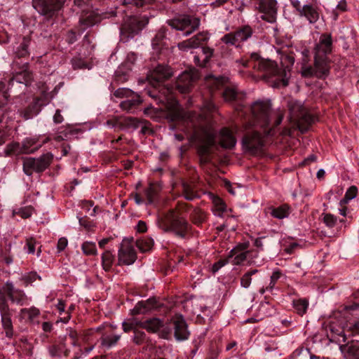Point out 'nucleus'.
I'll list each match as a JSON object with an SVG mask.
<instances>
[{"label": "nucleus", "instance_id": "13d9d810", "mask_svg": "<svg viewBox=\"0 0 359 359\" xmlns=\"http://www.w3.org/2000/svg\"><path fill=\"white\" fill-rule=\"evenodd\" d=\"M229 257L227 258L226 260H224V259H221V260H219L217 262L215 263L212 266V271L213 273H215L217 272V271H219L222 266H224V265H226L228 262H229Z\"/></svg>", "mask_w": 359, "mask_h": 359}, {"label": "nucleus", "instance_id": "39448f33", "mask_svg": "<svg viewBox=\"0 0 359 359\" xmlns=\"http://www.w3.org/2000/svg\"><path fill=\"white\" fill-rule=\"evenodd\" d=\"M141 327L148 332L158 333L161 338L165 339H170L172 331L177 341L185 340L189 335L187 325L182 316H175L166 323L159 318H150L141 323Z\"/></svg>", "mask_w": 359, "mask_h": 359}, {"label": "nucleus", "instance_id": "49530a36", "mask_svg": "<svg viewBox=\"0 0 359 359\" xmlns=\"http://www.w3.org/2000/svg\"><path fill=\"white\" fill-rule=\"evenodd\" d=\"M29 40L27 38H23V41L20 46L19 49L17 50L16 53L18 57H25L28 54L27 48L29 46Z\"/></svg>", "mask_w": 359, "mask_h": 359}, {"label": "nucleus", "instance_id": "e433bc0d", "mask_svg": "<svg viewBox=\"0 0 359 359\" xmlns=\"http://www.w3.org/2000/svg\"><path fill=\"white\" fill-rule=\"evenodd\" d=\"M183 194L188 201H192L198 197V194L194 191L193 188L187 183L182 184Z\"/></svg>", "mask_w": 359, "mask_h": 359}, {"label": "nucleus", "instance_id": "bb28decb", "mask_svg": "<svg viewBox=\"0 0 359 359\" xmlns=\"http://www.w3.org/2000/svg\"><path fill=\"white\" fill-rule=\"evenodd\" d=\"M300 15L304 16L310 23H315L319 19L318 11L311 5H304Z\"/></svg>", "mask_w": 359, "mask_h": 359}, {"label": "nucleus", "instance_id": "aec40b11", "mask_svg": "<svg viewBox=\"0 0 359 359\" xmlns=\"http://www.w3.org/2000/svg\"><path fill=\"white\" fill-rule=\"evenodd\" d=\"M339 350L344 359H359V342L351 341L339 346Z\"/></svg>", "mask_w": 359, "mask_h": 359}, {"label": "nucleus", "instance_id": "603ef678", "mask_svg": "<svg viewBox=\"0 0 359 359\" xmlns=\"http://www.w3.org/2000/svg\"><path fill=\"white\" fill-rule=\"evenodd\" d=\"M146 339V334L143 331L135 330H134V337L133 341L136 344H142Z\"/></svg>", "mask_w": 359, "mask_h": 359}, {"label": "nucleus", "instance_id": "f03ea898", "mask_svg": "<svg viewBox=\"0 0 359 359\" xmlns=\"http://www.w3.org/2000/svg\"><path fill=\"white\" fill-rule=\"evenodd\" d=\"M172 76L171 68L158 65L151 72L149 81L154 86L153 90H147V94L154 100L163 104L168 111L172 120L183 119L184 111L173 95V88L161 86L160 83Z\"/></svg>", "mask_w": 359, "mask_h": 359}, {"label": "nucleus", "instance_id": "9b49d317", "mask_svg": "<svg viewBox=\"0 0 359 359\" xmlns=\"http://www.w3.org/2000/svg\"><path fill=\"white\" fill-rule=\"evenodd\" d=\"M253 31L250 26H243L235 32L224 34L221 41L226 45L241 46V43L247 41L252 35Z\"/></svg>", "mask_w": 359, "mask_h": 359}, {"label": "nucleus", "instance_id": "680f3d73", "mask_svg": "<svg viewBox=\"0 0 359 359\" xmlns=\"http://www.w3.org/2000/svg\"><path fill=\"white\" fill-rule=\"evenodd\" d=\"M203 107L208 111H213L216 110V106L213 103L212 100H207L203 104Z\"/></svg>", "mask_w": 359, "mask_h": 359}, {"label": "nucleus", "instance_id": "4468645a", "mask_svg": "<svg viewBox=\"0 0 359 359\" xmlns=\"http://www.w3.org/2000/svg\"><path fill=\"white\" fill-rule=\"evenodd\" d=\"M149 22V18L146 15L140 17H130L124 22L121 31L128 34V36L133 37L138 34Z\"/></svg>", "mask_w": 359, "mask_h": 359}, {"label": "nucleus", "instance_id": "20e7f679", "mask_svg": "<svg viewBox=\"0 0 359 359\" xmlns=\"http://www.w3.org/2000/svg\"><path fill=\"white\" fill-rule=\"evenodd\" d=\"M332 40L330 34H324L320 37L314 51V67L304 64L301 73L304 77L325 78L330 73V60L327 55L332 52Z\"/></svg>", "mask_w": 359, "mask_h": 359}, {"label": "nucleus", "instance_id": "393cba45", "mask_svg": "<svg viewBox=\"0 0 359 359\" xmlns=\"http://www.w3.org/2000/svg\"><path fill=\"white\" fill-rule=\"evenodd\" d=\"M112 327L111 326H109L108 330L102 334L100 340L101 344L103 346L110 348L114 346L117 341L120 339V334H115L112 333Z\"/></svg>", "mask_w": 359, "mask_h": 359}, {"label": "nucleus", "instance_id": "e2e57ef3", "mask_svg": "<svg viewBox=\"0 0 359 359\" xmlns=\"http://www.w3.org/2000/svg\"><path fill=\"white\" fill-rule=\"evenodd\" d=\"M122 326H123V330L125 332H129L130 331L134 332V330H136L133 323L123 322L122 323Z\"/></svg>", "mask_w": 359, "mask_h": 359}, {"label": "nucleus", "instance_id": "8fccbe9b", "mask_svg": "<svg viewBox=\"0 0 359 359\" xmlns=\"http://www.w3.org/2000/svg\"><path fill=\"white\" fill-rule=\"evenodd\" d=\"M123 126L126 128L137 129L139 127V121L135 118L128 117L125 119Z\"/></svg>", "mask_w": 359, "mask_h": 359}, {"label": "nucleus", "instance_id": "a211bd4d", "mask_svg": "<svg viewBox=\"0 0 359 359\" xmlns=\"http://www.w3.org/2000/svg\"><path fill=\"white\" fill-rule=\"evenodd\" d=\"M215 133L211 129L203 130V135L202 137V144L198 149V152L205 163L209 161L208 155L211 152V148L215 145Z\"/></svg>", "mask_w": 359, "mask_h": 359}, {"label": "nucleus", "instance_id": "ea45409f", "mask_svg": "<svg viewBox=\"0 0 359 359\" xmlns=\"http://www.w3.org/2000/svg\"><path fill=\"white\" fill-rule=\"evenodd\" d=\"M308 305L309 303L306 299H299L294 302V307L297 312L301 316L306 313Z\"/></svg>", "mask_w": 359, "mask_h": 359}, {"label": "nucleus", "instance_id": "2f4dec72", "mask_svg": "<svg viewBox=\"0 0 359 359\" xmlns=\"http://www.w3.org/2000/svg\"><path fill=\"white\" fill-rule=\"evenodd\" d=\"M212 203L215 215L222 217V213L227 211V208L224 202L218 196H212Z\"/></svg>", "mask_w": 359, "mask_h": 359}, {"label": "nucleus", "instance_id": "1a4fd4ad", "mask_svg": "<svg viewBox=\"0 0 359 359\" xmlns=\"http://www.w3.org/2000/svg\"><path fill=\"white\" fill-rule=\"evenodd\" d=\"M53 159L51 154H46L39 158H25L23 159V170L25 173L30 176L33 171L40 172L46 170L50 164Z\"/></svg>", "mask_w": 359, "mask_h": 359}, {"label": "nucleus", "instance_id": "58836bf2", "mask_svg": "<svg viewBox=\"0 0 359 359\" xmlns=\"http://www.w3.org/2000/svg\"><path fill=\"white\" fill-rule=\"evenodd\" d=\"M83 252L86 255H95L97 254V249L95 243L86 241L82 245Z\"/></svg>", "mask_w": 359, "mask_h": 359}, {"label": "nucleus", "instance_id": "9d476101", "mask_svg": "<svg viewBox=\"0 0 359 359\" xmlns=\"http://www.w3.org/2000/svg\"><path fill=\"white\" fill-rule=\"evenodd\" d=\"M228 79L224 76L215 77L214 76H208L206 77V83L208 87L212 90L224 88L222 94L226 101L230 102L236 99L237 91L234 88L226 86Z\"/></svg>", "mask_w": 359, "mask_h": 359}, {"label": "nucleus", "instance_id": "473e14b6", "mask_svg": "<svg viewBox=\"0 0 359 359\" xmlns=\"http://www.w3.org/2000/svg\"><path fill=\"white\" fill-rule=\"evenodd\" d=\"M153 245L154 241L151 238H143L138 239L136 241L137 247L142 252L150 250L152 248Z\"/></svg>", "mask_w": 359, "mask_h": 359}, {"label": "nucleus", "instance_id": "3c124183", "mask_svg": "<svg viewBox=\"0 0 359 359\" xmlns=\"http://www.w3.org/2000/svg\"><path fill=\"white\" fill-rule=\"evenodd\" d=\"M358 189L355 186L351 187L346 192L343 201L348 202L356 196Z\"/></svg>", "mask_w": 359, "mask_h": 359}, {"label": "nucleus", "instance_id": "37998d69", "mask_svg": "<svg viewBox=\"0 0 359 359\" xmlns=\"http://www.w3.org/2000/svg\"><path fill=\"white\" fill-rule=\"evenodd\" d=\"M157 189L153 184H150L149 187L145 190V195L147 198L149 203H154L156 194H157Z\"/></svg>", "mask_w": 359, "mask_h": 359}, {"label": "nucleus", "instance_id": "09e8293b", "mask_svg": "<svg viewBox=\"0 0 359 359\" xmlns=\"http://www.w3.org/2000/svg\"><path fill=\"white\" fill-rule=\"evenodd\" d=\"M19 215L22 218L26 219L32 215V210L30 208H22L18 210H13V215Z\"/></svg>", "mask_w": 359, "mask_h": 359}, {"label": "nucleus", "instance_id": "b1692460", "mask_svg": "<svg viewBox=\"0 0 359 359\" xmlns=\"http://www.w3.org/2000/svg\"><path fill=\"white\" fill-rule=\"evenodd\" d=\"M158 306L157 302L154 298H150L147 301L139 302L133 309V314L147 313Z\"/></svg>", "mask_w": 359, "mask_h": 359}, {"label": "nucleus", "instance_id": "7ed1b4c3", "mask_svg": "<svg viewBox=\"0 0 359 359\" xmlns=\"http://www.w3.org/2000/svg\"><path fill=\"white\" fill-rule=\"evenodd\" d=\"M259 55L256 53L251 54V58L258 60L254 67L264 73V77L271 79V86L273 88L285 87L288 85L289 76L290 72V66L294 63L293 57L288 55L281 57L280 63L282 68H279L276 62L271 60L262 59L259 60Z\"/></svg>", "mask_w": 359, "mask_h": 359}, {"label": "nucleus", "instance_id": "72a5a7b5", "mask_svg": "<svg viewBox=\"0 0 359 359\" xmlns=\"http://www.w3.org/2000/svg\"><path fill=\"white\" fill-rule=\"evenodd\" d=\"M5 153L7 156L15 154L19 155L20 154H25L22 146L18 142H13L6 146Z\"/></svg>", "mask_w": 359, "mask_h": 359}, {"label": "nucleus", "instance_id": "0eeeda50", "mask_svg": "<svg viewBox=\"0 0 359 359\" xmlns=\"http://www.w3.org/2000/svg\"><path fill=\"white\" fill-rule=\"evenodd\" d=\"M290 114L297 119V125L302 133H305L309 126L314 121V117L302 106L300 102L290 101L288 104Z\"/></svg>", "mask_w": 359, "mask_h": 359}, {"label": "nucleus", "instance_id": "f704fd0d", "mask_svg": "<svg viewBox=\"0 0 359 359\" xmlns=\"http://www.w3.org/2000/svg\"><path fill=\"white\" fill-rule=\"evenodd\" d=\"M102 266L105 271H109L112 266L114 257L109 250L105 251L102 256Z\"/></svg>", "mask_w": 359, "mask_h": 359}, {"label": "nucleus", "instance_id": "4be33fe9", "mask_svg": "<svg viewBox=\"0 0 359 359\" xmlns=\"http://www.w3.org/2000/svg\"><path fill=\"white\" fill-rule=\"evenodd\" d=\"M329 327L330 332L327 333V337L331 342L339 344V346L341 343L346 342V335L343 327L336 326L334 324H330Z\"/></svg>", "mask_w": 359, "mask_h": 359}, {"label": "nucleus", "instance_id": "f8f14e48", "mask_svg": "<svg viewBox=\"0 0 359 359\" xmlns=\"http://www.w3.org/2000/svg\"><path fill=\"white\" fill-rule=\"evenodd\" d=\"M6 297L15 304L23 305L27 299L25 292L19 289L14 287L12 283L7 281L4 285L0 288V299H4L5 303L8 304Z\"/></svg>", "mask_w": 359, "mask_h": 359}, {"label": "nucleus", "instance_id": "5fc2aeb1", "mask_svg": "<svg viewBox=\"0 0 359 359\" xmlns=\"http://www.w3.org/2000/svg\"><path fill=\"white\" fill-rule=\"evenodd\" d=\"M248 247V245L246 243L240 244L238 246H236L235 248L232 249L229 255V259H231L233 257V255H235L238 252H247L246 250Z\"/></svg>", "mask_w": 359, "mask_h": 359}, {"label": "nucleus", "instance_id": "774afa93", "mask_svg": "<svg viewBox=\"0 0 359 359\" xmlns=\"http://www.w3.org/2000/svg\"><path fill=\"white\" fill-rule=\"evenodd\" d=\"M291 3L292 6L298 11L299 15H301V11L303 6H301L300 1L299 0H292Z\"/></svg>", "mask_w": 359, "mask_h": 359}, {"label": "nucleus", "instance_id": "c03bdc74", "mask_svg": "<svg viewBox=\"0 0 359 359\" xmlns=\"http://www.w3.org/2000/svg\"><path fill=\"white\" fill-rule=\"evenodd\" d=\"M134 94L133 91L125 88H120L114 93V95L118 98H130Z\"/></svg>", "mask_w": 359, "mask_h": 359}, {"label": "nucleus", "instance_id": "c756f323", "mask_svg": "<svg viewBox=\"0 0 359 359\" xmlns=\"http://www.w3.org/2000/svg\"><path fill=\"white\" fill-rule=\"evenodd\" d=\"M32 80V74L28 69H25L19 73H17L12 81H15L20 83H24L27 86L30 83Z\"/></svg>", "mask_w": 359, "mask_h": 359}, {"label": "nucleus", "instance_id": "0e129e2a", "mask_svg": "<svg viewBox=\"0 0 359 359\" xmlns=\"http://www.w3.org/2000/svg\"><path fill=\"white\" fill-rule=\"evenodd\" d=\"M147 224L143 221H139L137 225V230L138 232L144 233L147 231Z\"/></svg>", "mask_w": 359, "mask_h": 359}, {"label": "nucleus", "instance_id": "dca6fc26", "mask_svg": "<svg viewBox=\"0 0 359 359\" xmlns=\"http://www.w3.org/2000/svg\"><path fill=\"white\" fill-rule=\"evenodd\" d=\"M0 315L1 326L5 331L6 337L12 338L14 334L13 326L11 317L13 312L9 308L8 304H6L4 299H0Z\"/></svg>", "mask_w": 359, "mask_h": 359}, {"label": "nucleus", "instance_id": "864d4df0", "mask_svg": "<svg viewBox=\"0 0 359 359\" xmlns=\"http://www.w3.org/2000/svg\"><path fill=\"white\" fill-rule=\"evenodd\" d=\"M194 219L196 223H201L205 219V214L203 211L200 209L194 210Z\"/></svg>", "mask_w": 359, "mask_h": 359}, {"label": "nucleus", "instance_id": "4c0bfd02", "mask_svg": "<svg viewBox=\"0 0 359 359\" xmlns=\"http://www.w3.org/2000/svg\"><path fill=\"white\" fill-rule=\"evenodd\" d=\"M258 271L253 269L245 273L241 278V285L244 288L250 287L252 281V276L257 273Z\"/></svg>", "mask_w": 359, "mask_h": 359}, {"label": "nucleus", "instance_id": "de8ad7c7", "mask_svg": "<svg viewBox=\"0 0 359 359\" xmlns=\"http://www.w3.org/2000/svg\"><path fill=\"white\" fill-rule=\"evenodd\" d=\"M106 126L109 128H118L120 130L125 129L123 123L120 121L118 117L107 120L106 122Z\"/></svg>", "mask_w": 359, "mask_h": 359}, {"label": "nucleus", "instance_id": "a878e982", "mask_svg": "<svg viewBox=\"0 0 359 359\" xmlns=\"http://www.w3.org/2000/svg\"><path fill=\"white\" fill-rule=\"evenodd\" d=\"M100 20V17L93 11L86 13L80 18L81 25L83 26V29L93 26Z\"/></svg>", "mask_w": 359, "mask_h": 359}, {"label": "nucleus", "instance_id": "bf43d9fd", "mask_svg": "<svg viewBox=\"0 0 359 359\" xmlns=\"http://www.w3.org/2000/svg\"><path fill=\"white\" fill-rule=\"evenodd\" d=\"M67 239L65 237L60 238L57 242V250L58 251H62L67 245Z\"/></svg>", "mask_w": 359, "mask_h": 359}, {"label": "nucleus", "instance_id": "412c9836", "mask_svg": "<svg viewBox=\"0 0 359 359\" xmlns=\"http://www.w3.org/2000/svg\"><path fill=\"white\" fill-rule=\"evenodd\" d=\"M219 144L225 149H232L236 144V139L233 132L226 128H224L219 133Z\"/></svg>", "mask_w": 359, "mask_h": 359}, {"label": "nucleus", "instance_id": "cd10ccee", "mask_svg": "<svg viewBox=\"0 0 359 359\" xmlns=\"http://www.w3.org/2000/svg\"><path fill=\"white\" fill-rule=\"evenodd\" d=\"M37 139L34 137L24 140L22 146L25 154L34 153L38 150L41 147V144H37Z\"/></svg>", "mask_w": 359, "mask_h": 359}, {"label": "nucleus", "instance_id": "6e6d98bb", "mask_svg": "<svg viewBox=\"0 0 359 359\" xmlns=\"http://www.w3.org/2000/svg\"><path fill=\"white\" fill-rule=\"evenodd\" d=\"M35 244L36 241L33 238H28L26 240V247L27 248V252L29 254H34L35 252Z\"/></svg>", "mask_w": 359, "mask_h": 359}, {"label": "nucleus", "instance_id": "a19ab883", "mask_svg": "<svg viewBox=\"0 0 359 359\" xmlns=\"http://www.w3.org/2000/svg\"><path fill=\"white\" fill-rule=\"evenodd\" d=\"M322 220L324 224L329 228H332L337 223V218L334 215L330 213H323L321 215Z\"/></svg>", "mask_w": 359, "mask_h": 359}, {"label": "nucleus", "instance_id": "f257e3e1", "mask_svg": "<svg viewBox=\"0 0 359 359\" xmlns=\"http://www.w3.org/2000/svg\"><path fill=\"white\" fill-rule=\"evenodd\" d=\"M253 117V123H247L243 126V147L256 152L264 145V137L275 134V128L280 123L284 116V111L280 109L271 110L269 100H257L250 107Z\"/></svg>", "mask_w": 359, "mask_h": 359}, {"label": "nucleus", "instance_id": "7c9ffc66", "mask_svg": "<svg viewBox=\"0 0 359 359\" xmlns=\"http://www.w3.org/2000/svg\"><path fill=\"white\" fill-rule=\"evenodd\" d=\"M270 214L275 218L282 219L289 215V208L287 205H283L278 208H270Z\"/></svg>", "mask_w": 359, "mask_h": 359}, {"label": "nucleus", "instance_id": "423d86ee", "mask_svg": "<svg viewBox=\"0 0 359 359\" xmlns=\"http://www.w3.org/2000/svg\"><path fill=\"white\" fill-rule=\"evenodd\" d=\"M158 226L164 231H172L180 238H185L189 228L187 221L179 210L171 209L157 219Z\"/></svg>", "mask_w": 359, "mask_h": 359}, {"label": "nucleus", "instance_id": "ddd939ff", "mask_svg": "<svg viewBox=\"0 0 359 359\" xmlns=\"http://www.w3.org/2000/svg\"><path fill=\"white\" fill-rule=\"evenodd\" d=\"M133 243V238H124L123 240L118 255L120 264L130 265L135 262L137 255Z\"/></svg>", "mask_w": 359, "mask_h": 359}, {"label": "nucleus", "instance_id": "6e6552de", "mask_svg": "<svg viewBox=\"0 0 359 359\" xmlns=\"http://www.w3.org/2000/svg\"><path fill=\"white\" fill-rule=\"evenodd\" d=\"M168 24L173 29L184 31V36H188L196 30L200 25V20L188 15H180L168 21Z\"/></svg>", "mask_w": 359, "mask_h": 359}, {"label": "nucleus", "instance_id": "69168bd1", "mask_svg": "<svg viewBox=\"0 0 359 359\" xmlns=\"http://www.w3.org/2000/svg\"><path fill=\"white\" fill-rule=\"evenodd\" d=\"M60 133H61L66 139L67 138V136L69 134L72 133V131L71 130H69L67 127H60L57 130Z\"/></svg>", "mask_w": 359, "mask_h": 359}, {"label": "nucleus", "instance_id": "6ab92c4d", "mask_svg": "<svg viewBox=\"0 0 359 359\" xmlns=\"http://www.w3.org/2000/svg\"><path fill=\"white\" fill-rule=\"evenodd\" d=\"M209 39L208 32H199L194 36L178 43L177 47L182 51H188L193 48L200 47L204 42Z\"/></svg>", "mask_w": 359, "mask_h": 359}, {"label": "nucleus", "instance_id": "c9c22d12", "mask_svg": "<svg viewBox=\"0 0 359 359\" xmlns=\"http://www.w3.org/2000/svg\"><path fill=\"white\" fill-rule=\"evenodd\" d=\"M20 314L22 318H27L30 321H32L39 315V310L34 307L30 309H22L20 311Z\"/></svg>", "mask_w": 359, "mask_h": 359}, {"label": "nucleus", "instance_id": "052dcab7", "mask_svg": "<svg viewBox=\"0 0 359 359\" xmlns=\"http://www.w3.org/2000/svg\"><path fill=\"white\" fill-rule=\"evenodd\" d=\"M64 121V118L61 114V111L60 109H57L54 116H53V121L56 124H59L62 123Z\"/></svg>", "mask_w": 359, "mask_h": 359}, {"label": "nucleus", "instance_id": "f3484780", "mask_svg": "<svg viewBox=\"0 0 359 359\" xmlns=\"http://www.w3.org/2000/svg\"><path fill=\"white\" fill-rule=\"evenodd\" d=\"M34 8L41 15L52 16L62 6V0H33Z\"/></svg>", "mask_w": 359, "mask_h": 359}, {"label": "nucleus", "instance_id": "c85d7f7f", "mask_svg": "<svg viewBox=\"0 0 359 359\" xmlns=\"http://www.w3.org/2000/svg\"><path fill=\"white\" fill-rule=\"evenodd\" d=\"M142 102L139 95L135 93L130 98H127L120 104V107L123 110L130 111L133 108L139 105Z\"/></svg>", "mask_w": 359, "mask_h": 359}, {"label": "nucleus", "instance_id": "a18cd8bd", "mask_svg": "<svg viewBox=\"0 0 359 359\" xmlns=\"http://www.w3.org/2000/svg\"><path fill=\"white\" fill-rule=\"evenodd\" d=\"M248 252H238L232 258L229 259V262H231L234 265H238L243 262L247 258V254Z\"/></svg>", "mask_w": 359, "mask_h": 359}, {"label": "nucleus", "instance_id": "338daca9", "mask_svg": "<svg viewBox=\"0 0 359 359\" xmlns=\"http://www.w3.org/2000/svg\"><path fill=\"white\" fill-rule=\"evenodd\" d=\"M266 238V237H260L257 238L254 241V245L259 249L262 250H263V243L262 239Z\"/></svg>", "mask_w": 359, "mask_h": 359}, {"label": "nucleus", "instance_id": "79ce46f5", "mask_svg": "<svg viewBox=\"0 0 359 359\" xmlns=\"http://www.w3.org/2000/svg\"><path fill=\"white\" fill-rule=\"evenodd\" d=\"M294 359H311L309 349L298 348L292 353Z\"/></svg>", "mask_w": 359, "mask_h": 359}, {"label": "nucleus", "instance_id": "2eb2a0df", "mask_svg": "<svg viewBox=\"0 0 359 359\" xmlns=\"http://www.w3.org/2000/svg\"><path fill=\"white\" fill-rule=\"evenodd\" d=\"M198 78V74L196 69L185 71L178 76L175 83V88L181 93H187L189 92L194 82H195Z\"/></svg>", "mask_w": 359, "mask_h": 359}, {"label": "nucleus", "instance_id": "4d7b16f0", "mask_svg": "<svg viewBox=\"0 0 359 359\" xmlns=\"http://www.w3.org/2000/svg\"><path fill=\"white\" fill-rule=\"evenodd\" d=\"M4 88V84L2 82H0V104L4 105L8 97V95L6 91H3V88Z\"/></svg>", "mask_w": 359, "mask_h": 359}, {"label": "nucleus", "instance_id": "5701e85b", "mask_svg": "<svg viewBox=\"0 0 359 359\" xmlns=\"http://www.w3.org/2000/svg\"><path fill=\"white\" fill-rule=\"evenodd\" d=\"M214 50L210 47H203L199 53L194 55V61L199 67H205L212 57Z\"/></svg>", "mask_w": 359, "mask_h": 359}]
</instances>
